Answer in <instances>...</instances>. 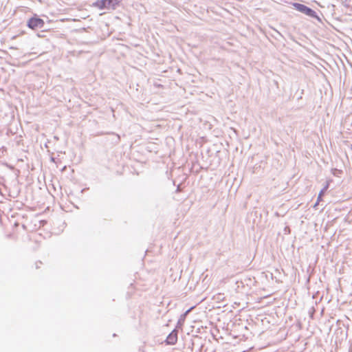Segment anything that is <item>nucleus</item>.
Listing matches in <instances>:
<instances>
[{"label":"nucleus","instance_id":"f03ea898","mask_svg":"<svg viewBox=\"0 0 352 352\" xmlns=\"http://www.w3.org/2000/svg\"><path fill=\"white\" fill-rule=\"evenodd\" d=\"M118 3V0H98L95 6L99 9L114 8Z\"/></svg>","mask_w":352,"mask_h":352},{"label":"nucleus","instance_id":"7ed1b4c3","mask_svg":"<svg viewBox=\"0 0 352 352\" xmlns=\"http://www.w3.org/2000/svg\"><path fill=\"white\" fill-rule=\"evenodd\" d=\"M293 6L298 11L300 12L305 13V14L309 16L313 15L314 11L311 8L307 7L303 4L294 3Z\"/></svg>","mask_w":352,"mask_h":352},{"label":"nucleus","instance_id":"39448f33","mask_svg":"<svg viewBox=\"0 0 352 352\" xmlns=\"http://www.w3.org/2000/svg\"><path fill=\"white\" fill-rule=\"evenodd\" d=\"M324 195V190H321L318 195V200H317V203H316V205L322 201V195Z\"/></svg>","mask_w":352,"mask_h":352},{"label":"nucleus","instance_id":"f257e3e1","mask_svg":"<svg viewBox=\"0 0 352 352\" xmlns=\"http://www.w3.org/2000/svg\"><path fill=\"white\" fill-rule=\"evenodd\" d=\"M44 24H45V22L42 19L38 18L37 16H34V17L30 18L28 21L27 25L29 28H30L32 30H36L37 28H43Z\"/></svg>","mask_w":352,"mask_h":352},{"label":"nucleus","instance_id":"20e7f679","mask_svg":"<svg viewBox=\"0 0 352 352\" xmlns=\"http://www.w3.org/2000/svg\"><path fill=\"white\" fill-rule=\"evenodd\" d=\"M177 342V332L173 331L166 338V342L167 344L173 345Z\"/></svg>","mask_w":352,"mask_h":352}]
</instances>
